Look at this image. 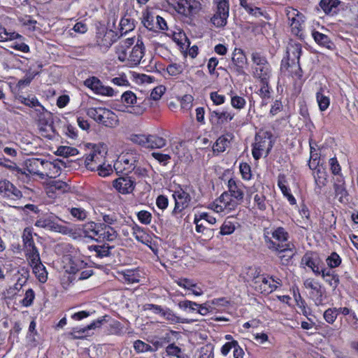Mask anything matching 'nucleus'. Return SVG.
Wrapping results in <instances>:
<instances>
[{
	"label": "nucleus",
	"mask_w": 358,
	"mask_h": 358,
	"mask_svg": "<svg viewBox=\"0 0 358 358\" xmlns=\"http://www.w3.org/2000/svg\"><path fill=\"white\" fill-rule=\"evenodd\" d=\"M234 117V114L227 110L222 112L214 110L210 112L209 120L213 124H221L232 120Z\"/></svg>",
	"instance_id": "18"
},
{
	"label": "nucleus",
	"mask_w": 358,
	"mask_h": 358,
	"mask_svg": "<svg viewBox=\"0 0 358 358\" xmlns=\"http://www.w3.org/2000/svg\"><path fill=\"white\" fill-rule=\"evenodd\" d=\"M245 99L242 96L235 95L231 98V104L234 108L241 110L245 107Z\"/></svg>",
	"instance_id": "56"
},
{
	"label": "nucleus",
	"mask_w": 358,
	"mask_h": 358,
	"mask_svg": "<svg viewBox=\"0 0 358 358\" xmlns=\"http://www.w3.org/2000/svg\"><path fill=\"white\" fill-rule=\"evenodd\" d=\"M131 141L142 147L146 148L147 135L145 134H133L131 136Z\"/></svg>",
	"instance_id": "60"
},
{
	"label": "nucleus",
	"mask_w": 358,
	"mask_h": 358,
	"mask_svg": "<svg viewBox=\"0 0 358 358\" xmlns=\"http://www.w3.org/2000/svg\"><path fill=\"white\" fill-rule=\"evenodd\" d=\"M31 266L37 279L42 283L45 282L48 279V272L42 262H38Z\"/></svg>",
	"instance_id": "35"
},
{
	"label": "nucleus",
	"mask_w": 358,
	"mask_h": 358,
	"mask_svg": "<svg viewBox=\"0 0 358 358\" xmlns=\"http://www.w3.org/2000/svg\"><path fill=\"white\" fill-rule=\"evenodd\" d=\"M22 38V36L15 32H9L0 24V42Z\"/></svg>",
	"instance_id": "42"
},
{
	"label": "nucleus",
	"mask_w": 358,
	"mask_h": 358,
	"mask_svg": "<svg viewBox=\"0 0 358 358\" xmlns=\"http://www.w3.org/2000/svg\"><path fill=\"white\" fill-rule=\"evenodd\" d=\"M235 230L234 224L229 220H225L220 227V234L229 235Z\"/></svg>",
	"instance_id": "55"
},
{
	"label": "nucleus",
	"mask_w": 358,
	"mask_h": 358,
	"mask_svg": "<svg viewBox=\"0 0 358 358\" xmlns=\"http://www.w3.org/2000/svg\"><path fill=\"white\" fill-rule=\"evenodd\" d=\"M113 187L121 194H130L134 189L135 181L130 177H120L113 181Z\"/></svg>",
	"instance_id": "13"
},
{
	"label": "nucleus",
	"mask_w": 358,
	"mask_h": 358,
	"mask_svg": "<svg viewBox=\"0 0 358 358\" xmlns=\"http://www.w3.org/2000/svg\"><path fill=\"white\" fill-rule=\"evenodd\" d=\"M122 101L128 105L130 110L128 111L135 115H141L143 113L145 108L140 106H134L136 103V96L134 93L131 91H127L122 95Z\"/></svg>",
	"instance_id": "15"
},
{
	"label": "nucleus",
	"mask_w": 358,
	"mask_h": 358,
	"mask_svg": "<svg viewBox=\"0 0 358 358\" xmlns=\"http://www.w3.org/2000/svg\"><path fill=\"white\" fill-rule=\"evenodd\" d=\"M281 70L282 71H287L290 75L296 76L298 78L302 77V70L298 62L290 63L282 60L281 63Z\"/></svg>",
	"instance_id": "27"
},
{
	"label": "nucleus",
	"mask_w": 358,
	"mask_h": 358,
	"mask_svg": "<svg viewBox=\"0 0 358 358\" xmlns=\"http://www.w3.org/2000/svg\"><path fill=\"white\" fill-rule=\"evenodd\" d=\"M254 201L259 210H265L266 209V196L264 194H256Z\"/></svg>",
	"instance_id": "63"
},
{
	"label": "nucleus",
	"mask_w": 358,
	"mask_h": 358,
	"mask_svg": "<svg viewBox=\"0 0 358 358\" xmlns=\"http://www.w3.org/2000/svg\"><path fill=\"white\" fill-rule=\"evenodd\" d=\"M106 152L101 150L99 146L95 145L93 150L86 157L85 163L86 167L91 171H95L98 164L105 162V155Z\"/></svg>",
	"instance_id": "9"
},
{
	"label": "nucleus",
	"mask_w": 358,
	"mask_h": 358,
	"mask_svg": "<svg viewBox=\"0 0 358 358\" xmlns=\"http://www.w3.org/2000/svg\"><path fill=\"white\" fill-rule=\"evenodd\" d=\"M336 312L337 310H336V308H330L327 309L323 314V317L325 321L329 324H333L337 318Z\"/></svg>",
	"instance_id": "53"
},
{
	"label": "nucleus",
	"mask_w": 358,
	"mask_h": 358,
	"mask_svg": "<svg viewBox=\"0 0 358 358\" xmlns=\"http://www.w3.org/2000/svg\"><path fill=\"white\" fill-rule=\"evenodd\" d=\"M0 165L7 167L11 170H15L17 173H25V172H23L20 168L17 166L16 164L11 162L4 157H0Z\"/></svg>",
	"instance_id": "59"
},
{
	"label": "nucleus",
	"mask_w": 358,
	"mask_h": 358,
	"mask_svg": "<svg viewBox=\"0 0 358 358\" xmlns=\"http://www.w3.org/2000/svg\"><path fill=\"white\" fill-rule=\"evenodd\" d=\"M71 215L78 220L83 221L87 218V213L81 208H71L69 209Z\"/></svg>",
	"instance_id": "49"
},
{
	"label": "nucleus",
	"mask_w": 358,
	"mask_h": 358,
	"mask_svg": "<svg viewBox=\"0 0 358 358\" xmlns=\"http://www.w3.org/2000/svg\"><path fill=\"white\" fill-rule=\"evenodd\" d=\"M301 51L302 47L300 43L291 41L287 47V60L285 62H299Z\"/></svg>",
	"instance_id": "17"
},
{
	"label": "nucleus",
	"mask_w": 358,
	"mask_h": 358,
	"mask_svg": "<svg viewBox=\"0 0 358 358\" xmlns=\"http://www.w3.org/2000/svg\"><path fill=\"white\" fill-rule=\"evenodd\" d=\"M286 15L288 20L291 22L290 27L292 33L298 36L302 30V23L304 21L303 15L296 9L292 8L286 9Z\"/></svg>",
	"instance_id": "10"
},
{
	"label": "nucleus",
	"mask_w": 358,
	"mask_h": 358,
	"mask_svg": "<svg viewBox=\"0 0 358 358\" xmlns=\"http://www.w3.org/2000/svg\"><path fill=\"white\" fill-rule=\"evenodd\" d=\"M22 238L24 250L36 246L31 229L28 227L25 228L23 231Z\"/></svg>",
	"instance_id": "41"
},
{
	"label": "nucleus",
	"mask_w": 358,
	"mask_h": 358,
	"mask_svg": "<svg viewBox=\"0 0 358 358\" xmlns=\"http://www.w3.org/2000/svg\"><path fill=\"white\" fill-rule=\"evenodd\" d=\"M341 3L339 0H320L316 8L327 15L334 16L339 12Z\"/></svg>",
	"instance_id": "14"
},
{
	"label": "nucleus",
	"mask_w": 358,
	"mask_h": 358,
	"mask_svg": "<svg viewBox=\"0 0 358 358\" xmlns=\"http://www.w3.org/2000/svg\"><path fill=\"white\" fill-rule=\"evenodd\" d=\"M102 219L103 222L99 223L100 225H105L106 227H112L117 222V216L115 213L110 214H102Z\"/></svg>",
	"instance_id": "46"
},
{
	"label": "nucleus",
	"mask_w": 358,
	"mask_h": 358,
	"mask_svg": "<svg viewBox=\"0 0 358 358\" xmlns=\"http://www.w3.org/2000/svg\"><path fill=\"white\" fill-rule=\"evenodd\" d=\"M145 47L141 39L138 38L136 45L133 47L131 51L125 62L127 65L136 66L140 62L144 55Z\"/></svg>",
	"instance_id": "12"
},
{
	"label": "nucleus",
	"mask_w": 358,
	"mask_h": 358,
	"mask_svg": "<svg viewBox=\"0 0 358 358\" xmlns=\"http://www.w3.org/2000/svg\"><path fill=\"white\" fill-rule=\"evenodd\" d=\"M98 238H101L108 241H113L117 237V232L113 227H106L101 225Z\"/></svg>",
	"instance_id": "32"
},
{
	"label": "nucleus",
	"mask_w": 358,
	"mask_h": 358,
	"mask_svg": "<svg viewBox=\"0 0 358 358\" xmlns=\"http://www.w3.org/2000/svg\"><path fill=\"white\" fill-rule=\"evenodd\" d=\"M166 145V140L157 135H147L146 148L159 149L164 148Z\"/></svg>",
	"instance_id": "31"
},
{
	"label": "nucleus",
	"mask_w": 358,
	"mask_h": 358,
	"mask_svg": "<svg viewBox=\"0 0 358 358\" xmlns=\"http://www.w3.org/2000/svg\"><path fill=\"white\" fill-rule=\"evenodd\" d=\"M303 285L306 289H310V297L313 300L315 304L317 306L322 305L324 291L322 289V285L312 278L306 279Z\"/></svg>",
	"instance_id": "8"
},
{
	"label": "nucleus",
	"mask_w": 358,
	"mask_h": 358,
	"mask_svg": "<svg viewBox=\"0 0 358 358\" xmlns=\"http://www.w3.org/2000/svg\"><path fill=\"white\" fill-rule=\"evenodd\" d=\"M213 4L216 6V8L210 21L215 27H223L227 23L229 1V0H213Z\"/></svg>",
	"instance_id": "5"
},
{
	"label": "nucleus",
	"mask_w": 358,
	"mask_h": 358,
	"mask_svg": "<svg viewBox=\"0 0 358 358\" xmlns=\"http://www.w3.org/2000/svg\"><path fill=\"white\" fill-rule=\"evenodd\" d=\"M1 194H3L5 196L9 197L12 199H19L22 196L21 191H20L8 180H5V184Z\"/></svg>",
	"instance_id": "28"
},
{
	"label": "nucleus",
	"mask_w": 358,
	"mask_h": 358,
	"mask_svg": "<svg viewBox=\"0 0 358 358\" xmlns=\"http://www.w3.org/2000/svg\"><path fill=\"white\" fill-rule=\"evenodd\" d=\"M139 221L144 224H148L151 222L152 215L147 210H141L137 214Z\"/></svg>",
	"instance_id": "64"
},
{
	"label": "nucleus",
	"mask_w": 358,
	"mask_h": 358,
	"mask_svg": "<svg viewBox=\"0 0 358 358\" xmlns=\"http://www.w3.org/2000/svg\"><path fill=\"white\" fill-rule=\"evenodd\" d=\"M113 248V246H109V245L106 243L88 246V250L92 254L91 256L99 259L110 256V250Z\"/></svg>",
	"instance_id": "20"
},
{
	"label": "nucleus",
	"mask_w": 358,
	"mask_h": 358,
	"mask_svg": "<svg viewBox=\"0 0 358 358\" xmlns=\"http://www.w3.org/2000/svg\"><path fill=\"white\" fill-rule=\"evenodd\" d=\"M262 87L259 90V94L261 98L263 99V101L270 99L271 97V91L269 87V80H266V83H261ZM262 104H266V103L262 102Z\"/></svg>",
	"instance_id": "47"
},
{
	"label": "nucleus",
	"mask_w": 358,
	"mask_h": 358,
	"mask_svg": "<svg viewBox=\"0 0 358 358\" xmlns=\"http://www.w3.org/2000/svg\"><path fill=\"white\" fill-rule=\"evenodd\" d=\"M254 283L257 285L255 287H259L261 292L269 293L278 287L277 285L271 284L270 280L266 277H262L260 279H258V277L255 278Z\"/></svg>",
	"instance_id": "30"
},
{
	"label": "nucleus",
	"mask_w": 358,
	"mask_h": 358,
	"mask_svg": "<svg viewBox=\"0 0 358 358\" xmlns=\"http://www.w3.org/2000/svg\"><path fill=\"white\" fill-rule=\"evenodd\" d=\"M227 187L228 191L223 192L219 200L225 208L234 210L243 202L245 186L241 181L231 178L228 181Z\"/></svg>",
	"instance_id": "1"
},
{
	"label": "nucleus",
	"mask_w": 358,
	"mask_h": 358,
	"mask_svg": "<svg viewBox=\"0 0 358 358\" xmlns=\"http://www.w3.org/2000/svg\"><path fill=\"white\" fill-rule=\"evenodd\" d=\"M54 221L49 217H42L38 219L35 222V226L38 227L48 229L52 231L54 226Z\"/></svg>",
	"instance_id": "44"
},
{
	"label": "nucleus",
	"mask_w": 358,
	"mask_h": 358,
	"mask_svg": "<svg viewBox=\"0 0 358 358\" xmlns=\"http://www.w3.org/2000/svg\"><path fill=\"white\" fill-rule=\"evenodd\" d=\"M272 238L276 243H287L288 234L282 227H278L271 233Z\"/></svg>",
	"instance_id": "40"
},
{
	"label": "nucleus",
	"mask_w": 358,
	"mask_h": 358,
	"mask_svg": "<svg viewBox=\"0 0 358 358\" xmlns=\"http://www.w3.org/2000/svg\"><path fill=\"white\" fill-rule=\"evenodd\" d=\"M134 348L138 353L153 351L152 348L149 344L141 340H137L134 342Z\"/></svg>",
	"instance_id": "50"
},
{
	"label": "nucleus",
	"mask_w": 358,
	"mask_h": 358,
	"mask_svg": "<svg viewBox=\"0 0 358 358\" xmlns=\"http://www.w3.org/2000/svg\"><path fill=\"white\" fill-rule=\"evenodd\" d=\"M231 60L236 68V71L240 74H243V68L247 63V58L243 51L240 48H235L233 52Z\"/></svg>",
	"instance_id": "19"
},
{
	"label": "nucleus",
	"mask_w": 358,
	"mask_h": 358,
	"mask_svg": "<svg viewBox=\"0 0 358 358\" xmlns=\"http://www.w3.org/2000/svg\"><path fill=\"white\" fill-rule=\"evenodd\" d=\"M17 99L22 103H24L25 106L35 108L39 106L40 103L38 100L35 98L32 97L31 99L29 98H25L23 96L19 95L17 97Z\"/></svg>",
	"instance_id": "58"
},
{
	"label": "nucleus",
	"mask_w": 358,
	"mask_h": 358,
	"mask_svg": "<svg viewBox=\"0 0 358 358\" xmlns=\"http://www.w3.org/2000/svg\"><path fill=\"white\" fill-rule=\"evenodd\" d=\"M34 299V291L32 289H29L26 291L24 297L22 300L21 303L24 307H29L33 304Z\"/></svg>",
	"instance_id": "52"
},
{
	"label": "nucleus",
	"mask_w": 358,
	"mask_h": 358,
	"mask_svg": "<svg viewBox=\"0 0 358 358\" xmlns=\"http://www.w3.org/2000/svg\"><path fill=\"white\" fill-rule=\"evenodd\" d=\"M239 169L243 179L248 180L251 178L250 166L247 163H241L239 166Z\"/></svg>",
	"instance_id": "62"
},
{
	"label": "nucleus",
	"mask_w": 358,
	"mask_h": 358,
	"mask_svg": "<svg viewBox=\"0 0 358 358\" xmlns=\"http://www.w3.org/2000/svg\"><path fill=\"white\" fill-rule=\"evenodd\" d=\"M137 156L132 153H126L120 157L114 164V168L117 172L125 171V173L135 171V173L143 174L142 171L140 168H137L138 159Z\"/></svg>",
	"instance_id": "4"
},
{
	"label": "nucleus",
	"mask_w": 358,
	"mask_h": 358,
	"mask_svg": "<svg viewBox=\"0 0 358 358\" xmlns=\"http://www.w3.org/2000/svg\"><path fill=\"white\" fill-rule=\"evenodd\" d=\"M312 36L315 41L320 45L323 46L327 49H333L334 43L330 40L327 35L319 32L318 31L313 30Z\"/></svg>",
	"instance_id": "34"
},
{
	"label": "nucleus",
	"mask_w": 358,
	"mask_h": 358,
	"mask_svg": "<svg viewBox=\"0 0 358 358\" xmlns=\"http://www.w3.org/2000/svg\"><path fill=\"white\" fill-rule=\"evenodd\" d=\"M327 173L324 168H318L313 172V177L315 182V192L317 194L321 193V189L327 183Z\"/></svg>",
	"instance_id": "21"
},
{
	"label": "nucleus",
	"mask_w": 358,
	"mask_h": 358,
	"mask_svg": "<svg viewBox=\"0 0 358 358\" xmlns=\"http://www.w3.org/2000/svg\"><path fill=\"white\" fill-rule=\"evenodd\" d=\"M316 99L321 111H324L329 108L330 99L329 96L324 94L322 89H320V90L316 93Z\"/></svg>",
	"instance_id": "39"
},
{
	"label": "nucleus",
	"mask_w": 358,
	"mask_h": 358,
	"mask_svg": "<svg viewBox=\"0 0 358 358\" xmlns=\"http://www.w3.org/2000/svg\"><path fill=\"white\" fill-rule=\"evenodd\" d=\"M151 155L164 166H166L171 159V156L168 154H163L160 152H152Z\"/></svg>",
	"instance_id": "61"
},
{
	"label": "nucleus",
	"mask_w": 358,
	"mask_h": 358,
	"mask_svg": "<svg viewBox=\"0 0 358 358\" xmlns=\"http://www.w3.org/2000/svg\"><path fill=\"white\" fill-rule=\"evenodd\" d=\"M134 43V38L131 37L121 42L116 48V53L117 58L120 62H125L127 59V49L132 45Z\"/></svg>",
	"instance_id": "26"
},
{
	"label": "nucleus",
	"mask_w": 358,
	"mask_h": 358,
	"mask_svg": "<svg viewBox=\"0 0 358 358\" xmlns=\"http://www.w3.org/2000/svg\"><path fill=\"white\" fill-rule=\"evenodd\" d=\"M95 170L98 171L99 175L101 177H106L113 173L111 166L110 164H106L105 162L103 164L99 163Z\"/></svg>",
	"instance_id": "51"
},
{
	"label": "nucleus",
	"mask_w": 358,
	"mask_h": 358,
	"mask_svg": "<svg viewBox=\"0 0 358 358\" xmlns=\"http://www.w3.org/2000/svg\"><path fill=\"white\" fill-rule=\"evenodd\" d=\"M45 169L48 170V172L45 176L49 178H56L60 175L61 168L58 162L46 161L45 162Z\"/></svg>",
	"instance_id": "38"
},
{
	"label": "nucleus",
	"mask_w": 358,
	"mask_h": 358,
	"mask_svg": "<svg viewBox=\"0 0 358 358\" xmlns=\"http://www.w3.org/2000/svg\"><path fill=\"white\" fill-rule=\"evenodd\" d=\"M326 261L327 265L331 268L338 266L341 263V259L336 252H332Z\"/></svg>",
	"instance_id": "54"
},
{
	"label": "nucleus",
	"mask_w": 358,
	"mask_h": 358,
	"mask_svg": "<svg viewBox=\"0 0 358 358\" xmlns=\"http://www.w3.org/2000/svg\"><path fill=\"white\" fill-rule=\"evenodd\" d=\"M272 134L266 131L257 134L255 136V143L253 144L252 154L253 157L258 160L262 156V152L266 150L267 156L273 148L271 141Z\"/></svg>",
	"instance_id": "3"
},
{
	"label": "nucleus",
	"mask_w": 358,
	"mask_h": 358,
	"mask_svg": "<svg viewBox=\"0 0 358 358\" xmlns=\"http://www.w3.org/2000/svg\"><path fill=\"white\" fill-rule=\"evenodd\" d=\"M121 274L123 276V279L128 283L138 282V275L132 270H126L122 271Z\"/></svg>",
	"instance_id": "48"
},
{
	"label": "nucleus",
	"mask_w": 358,
	"mask_h": 358,
	"mask_svg": "<svg viewBox=\"0 0 358 358\" xmlns=\"http://www.w3.org/2000/svg\"><path fill=\"white\" fill-rule=\"evenodd\" d=\"M45 162H46V161L41 159L29 160L27 162V171L30 173L38 176L41 178L43 179L45 174L41 172L40 168L42 167L45 169Z\"/></svg>",
	"instance_id": "24"
},
{
	"label": "nucleus",
	"mask_w": 358,
	"mask_h": 358,
	"mask_svg": "<svg viewBox=\"0 0 358 358\" xmlns=\"http://www.w3.org/2000/svg\"><path fill=\"white\" fill-rule=\"evenodd\" d=\"M319 257L316 254L311 252H307L303 256L301 264L311 268L312 267H316V264H319Z\"/></svg>",
	"instance_id": "36"
},
{
	"label": "nucleus",
	"mask_w": 358,
	"mask_h": 358,
	"mask_svg": "<svg viewBox=\"0 0 358 358\" xmlns=\"http://www.w3.org/2000/svg\"><path fill=\"white\" fill-rule=\"evenodd\" d=\"M286 178L284 175H279L278 178V185L282 193L287 197L291 205L296 204V199L294 196L290 193V189L286 185Z\"/></svg>",
	"instance_id": "29"
},
{
	"label": "nucleus",
	"mask_w": 358,
	"mask_h": 358,
	"mask_svg": "<svg viewBox=\"0 0 358 358\" xmlns=\"http://www.w3.org/2000/svg\"><path fill=\"white\" fill-rule=\"evenodd\" d=\"M264 239L268 248L275 252L278 257L280 259L281 264L283 265L288 264L295 254L294 245L291 243H276L267 235L264 236Z\"/></svg>",
	"instance_id": "2"
},
{
	"label": "nucleus",
	"mask_w": 358,
	"mask_h": 358,
	"mask_svg": "<svg viewBox=\"0 0 358 358\" xmlns=\"http://www.w3.org/2000/svg\"><path fill=\"white\" fill-rule=\"evenodd\" d=\"M169 3L178 13L187 17L199 10V3L195 0H171Z\"/></svg>",
	"instance_id": "6"
},
{
	"label": "nucleus",
	"mask_w": 358,
	"mask_h": 358,
	"mask_svg": "<svg viewBox=\"0 0 358 358\" xmlns=\"http://www.w3.org/2000/svg\"><path fill=\"white\" fill-rule=\"evenodd\" d=\"M333 187L335 197L338 198L341 203H347L349 194L343 176H337L333 178Z\"/></svg>",
	"instance_id": "11"
},
{
	"label": "nucleus",
	"mask_w": 358,
	"mask_h": 358,
	"mask_svg": "<svg viewBox=\"0 0 358 358\" xmlns=\"http://www.w3.org/2000/svg\"><path fill=\"white\" fill-rule=\"evenodd\" d=\"M117 40V34L113 30L107 31L103 35L99 34L96 36V43L99 46L108 48Z\"/></svg>",
	"instance_id": "23"
},
{
	"label": "nucleus",
	"mask_w": 358,
	"mask_h": 358,
	"mask_svg": "<svg viewBox=\"0 0 358 358\" xmlns=\"http://www.w3.org/2000/svg\"><path fill=\"white\" fill-rule=\"evenodd\" d=\"M252 76L254 78L259 80L260 83H266V80H270L271 76L270 64H267L266 66L264 65L252 68Z\"/></svg>",
	"instance_id": "22"
},
{
	"label": "nucleus",
	"mask_w": 358,
	"mask_h": 358,
	"mask_svg": "<svg viewBox=\"0 0 358 358\" xmlns=\"http://www.w3.org/2000/svg\"><path fill=\"white\" fill-rule=\"evenodd\" d=\"M322 277L334 289L339 285V277L334 271L326 268L322 269Z\"/></svg>",
	"instance_id": "33"
},
{
	"label": "nucleus",
	"mask_w": 358,
	"mask_h": 358,
	"mask_svg": "<svg viewBox=\"0 0 358 358\" xmlns=\"http://www.w3.org/2000/svg\"><path fill=\"white\" fill-rule=\"evenodd\" d=\"M252 62L253 63L252 68H256L261 66H266L269 64L267 59L263 56L261 53L255 52L251 55Z\"/></svg>",
	"instance_id": "43"
},
{
	"label": "nucleus",
	"mask_w": 358,
	"mask_h": 358,
	"mask_svg": "<svg viewBox=\"0 0 358 358\" xmlns=\"http://www.w3.org/2000/svg\"><path fill=\"white\" fill-rule=\"evenodd\" d=\"M162 317L171 324L178 323H187L188 321L186 319L181 318L177 316L173 310L169 308H166L164 312L162 313Z\"/></svg>",
	"instance_id": "37"
},
{
	"label": "nucleus",
	"mask_w": 358,
	"mask_h": 358,
	"mask_svg": "<svg viewBox=\"0 0 358 358\" xmlns=\"http://www.w3.org/2000/svg\"><path fill=\"white\" fill-rule=\"evenodd\" d=\"M100 83H101L100 80L94 76L91 77L88 79H86L84 82L85 85L86 87L90 88L95 93L96 92L97 90L99 89Z\"/></svg>",
	"instance_id": "57"
},
{
	"label": "nucleus",
	"mask_w": 358,
	"mask_h": 358,
	"mask_svg": "<svg viewBox=\"0 0 358 358\" xmlns=\"http://www.w3.org/2000/svg\"><path fill=\"white\" fill-rule=\"evenodd\" d=\"M100 224L94 222H88L82 226V231L85 237L94 239L95 237L98 238Z\"/></svg>",
	"instance_id": "25"
},
{
	"label": "nucleus",
	"mask_w": 358,
	"mask_h": 358,
	"mask_svg": "<svg viewBox=\"0 0 358 358\" xmlns=\"http://www.w3.org/2000/svg\"><path fill=\"white\" fill-rule=\"evenodd\" d=\"M173 196L175 200V207L171 214L176 216L189 206L192 198L189 194L182 188L175 191Z\"/></svg>",
	"instance_id": "7"
},
{
	"label": "nucleus",
	"mask_w": 358,
	"mask_h": 358,
	"mask_svg": "<svg viewBox=\"0 0 358 358\" xmlns=\"http://www.w3.org/2000/svg\"><path fill=\"white\" fill-rule=\"evenodd\" d=\"M78 153L76 148L69 146H60L57 150V155L67 157L69 156H75Z\"/></svg>",
	"instance_id": "45"
},
{
	"label": "nucleus",
	"mask_w": 358,
	"mask_h": 358,
	"mask_svg": "<svg viewBox=\"0 0 358 358\" xmlns=\"http://www.w3.org/2000/svg\"><path fill=\"white\" fill-rule=\"evenodd\" d=\"M97 123L107 127H114L117 124L118 120L115 113L109 109L103 108Z\"/></svg>",
	"instance_id": "16"
}]
</instances>
